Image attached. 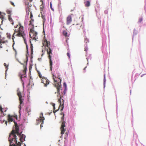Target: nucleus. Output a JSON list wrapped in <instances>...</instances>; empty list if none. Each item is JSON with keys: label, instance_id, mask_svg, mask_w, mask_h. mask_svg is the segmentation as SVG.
<instances>
[{"label": "nucleus", "instance_id": "nucleus-35", "mask_svg": "<svg viewBox=\"0 0 146 146\" xmlns=\"http://www.w3.org/2000/svg\"><path fill=\"white\" fill-rule=\"evenodd\" d=\"M106 81V80L105 79V75H104V82L105 83V81Z\"/></svg>", "mask_w": 146, "mask_h": 146}, {"label": "nucleus", "instance_id": "nucleus-30", "mask_svg": "<svg viewBox=\"0 0 146 146\" xmlns=\"http://www.w3.org/2000/svg\"><path fill=\"white\" fill-rule=\"evenodd\" d=\"M67 55L68 56L69 58H70V54L69 52H67Z\"/></svg>", "mask_w": 146, "mask_h": 146}, {"label": "nucleus", "instance_id": "nucleus-29", "mask_svg": "<svg viewBox=\"0 0 146 146\" xmlns=\"http://www.w3.org/2000/svg\"><path fill=\"white\" fill-rule=\"evenodd\" d=\"M10 3L14 7H15V5L14 3L12 2V1H10Z\"/></svg>", "mask_w": 146, "mask_h": 146}, {"label": "nucleus", "instance_id": "nucleus-19", "mask_svg": "<svg viewBox=\"0 0 146 146\" xmlns=\"http://www.w3.org/2000/svg\"><path fill=\"white\" fill-rule=\"evenodd\" d=\"M1 35L0 34V42H1V43L0 44V45H1L2 46H1V45L2 44L5 43V42L3 41L2 40H1Z\"/></svg>", "mask_w": 146, "mask_h": 146}, {"label": "nucleus", "instance_id": "nucleus-40", "mask_svg": "<svg viewBox=\"0 0 146 146\" xmlns=\"http://www.w3.org/2000/svg\"><path fill=\"white\" fill-rule=\"evenodd\" d=\"M86 68V67H85V68H84V70H85Z\"/></svg>", "mask_w": 146, "mask_h": 146}, {"label": "nucleus", "instance_id": "nucleus-42", "mask_svg": "<svg viewBox=\"0 0 146 146\" xmlns=\"http://www.w3.org/2000/svg\"><path fill=\"white\" fill-rule=\"evenodd\" d=\"M30 111H31V110H29V111H30Z\"/></svg>", "mask_w": 146, "mask_h": 146}, {"label": "nucleus", "instance_id": "nucleus-1", "mask_svg": "<svg viewBox=\"0 0 146 146\" xmlns=\"http://www.w3.org/2000/svg\"><path fill=\"white\" fill-rule=\"evenodd\" d=\"M14 124L8 138L9 146H21V143L18 141L17 139L19 138L20 141L22 142L25 140V136L23 134H22L21 132H19V127L17 123L14 122Z\"/></svg>", "mask_w": 146, "mask_h": 146}, {"label": "nucleus", "instance_id": "nucleus-26", "mask_svg": "<svg viewBox=\"0 0 146 146\" xmlns=\"http://www.w3.org/2000/svg\"><path fill=\"white\" fill-rule=\"evenodd\" d=\"M142 20V19L141 18H140L139 19L138 23H141Z\"/></svg>", "mask_w": 146, "mask_h": 146}, {"label": "nucleus", "instance_id": "nucleus-12", "mask_svg": "<svg viewBox=\"0 0 146 146\" xmlns=\"http://www.w3.org/2000/svg\"><path fill=\"white\" fill-rule=\"evenodd\" d=\"M40 120L41 121H42V123L40 125V127H43V126L42 125V124H43V120L44 119V118L43 116V113H41L40 114Z\"/></svg>", "mask_w": 146, "mask_h": 146}, {"label": "nucleus", "instance_id": "nucleus-25", "mask_svg": "<svg viewBox=\"0 0 146 146\" xmlns=\"http://www.w3.org/2000/svg\"><path fill=\"white\" fill-rule=\"evenodd\" d=\"M63 86L65 88V90H66V84L65 83H63Z\"/></svg>", "mask_w": 146, "mask_h": 146}, {"label": "nucleus", "instance_id": "nucleus-9", "mask_svg": "<svg viewBox=\"0 0 146 146\" xmlns=\"http://www.w3.org/2000/svg\"><path fill=\"white\" fill-rule=\"evenodd\" d=\"M42 82L44 84V86H46L49 83V81L45 78H42Z\"/></svg>", "mask_w": 146, "mask_h": 146}, {"label": "nucleus", "instance_id": "nucleus-31", "mask_svg": "<svg viewBox=\"0 0 146 146\" xmlns=\"http://www.w3.org/2000/svg\"><path fill=\"white\" fill-rule=\"evenodd\" d=\"M3 109L1 107H0V111L2 113H3V111L2 110Z\"/></svg>", "mask_w": 146, "mask_h": 146}, {"label": "nucleus", "instance_id": "nucleus-22", "mask_svg": "<svg viewBox=\"0 0 146 146\" xmlns=\"http://www.w3.org/2000/svg\"><path fill=\"white\" fill-rule=\"evenodd\" d=\"M37 72L38 73V74L39 76V77L40 78H42V75L40 74V72L38 70H37Z\"/></svg>", "mask_w": 146, "mask_h": 146}, {"label": "nucleus", "instance_id": "nucleus-18", "mask_svg": "<svg viewBox=\"0 0 146 146\" xmlns=\"http://www.w3.org/2000/svg\"><path fill=\"white\" fill-rule=\"evenodd\" d=\"M12 11L11 10H7L6 11V12H7V13L8 14H9V15H11V12H12Z\"/></svg>", "mask_w": 146, "mask_h": 146}, {"label": "nucleus", "instance_id": "nucleus-21", "mask_svg": "<svg viewBox=\"0 0 146 146\" xmlns=\"http://www.w3.org/2000/svg\"><path fill=\"white\" fill-rule=\"evenodd\" d=\"M44 7V4H42L40 6V9L41 11H43Z\"/></svg>", "mask_w": 146, "mask_h": 146}, {"label": "nucleus", "instance_id": "nucleus-20", "mask_svg": "<svg viewBox=\"0 0 146 146\" xmlns=\"http://www.w3.org/2000/svg\"><path fill=\"white\" fill-rule=\"evenodd\" d=\"M33 46L32 44H31V45L30 46V48L31 49V54H33Z\"/></svg>", "mask_w": 146, "mask_h": 146}, {"label": "nucleus", "instance_id": "nucleus-45", "mask_svg": "<svg viewBox=\"0 0 146 146\" xmlns=\"http://www.w3.org/2000/svg\"><path fill=\"white\" fill-rule=\"evenodd\" d=\"M85 50H86V49L85 48Z\"/></svg>", "mask_w": 146, "mask_h": 146}, {"label": "nucleus", "instance_id": "nucleus-8", "mask_svg": "<svg viewBox=\"0 0 146 146\" xmlns=\"http://www.w3.org/2000/svg\"><path fill=\"white\" fill-rule=\"evenodd\" d=\"M65 122L63 121V122L62 123L61 127L60 128L61 131V134L62 135L66 131V129L64 128L65 127Z\"/></svg>", "mask_w": 146, "mask_h": 146}, {"label": "nucleus", "instance_id": "nucleus-36", "mask_svg": "<svg viewBox=\"0 0 146 146\" xmlns=\"http://www.w3.org/2000/svg\"><path fill=\"white\" fill-rule=\"evenodd\" d=\"M33 16L32 14L31 13V15H30V18L31 19Z\"/></svg>", "mask_w": 146, "mask_h": 146}, {"label": "nucleus", "instance_id": "nucleus-43", "mask_svg": "<svg viewBox=\"0 0 146 146\" xmlns=\"http://www.w3.org/2000/svg\"><path fill=\"white\" fill-rule=\"evenodd\" d=\"M6 110H5V111L4 112H6Z\"/></svg>", "mask_w": 146, "mask_h": 146}, {"label": "nucleus", "instance_id": "nucleus-7", "mask_svg": "<svg viewBox=\"0 0 146 146\" xmlns=\"http://www.w3.org/2000/svg\"><path fill=\"white\" fill-rule=\"evenodd\" d=\"M17 95L19 97V99L20 101V105L19 106L21 107V104L23 103V97L21 95V92L19 90H17Z\"/></svg>", "mask_w": 146, "mask_h": 146}, {"label": "nucleus", "instance_id": "nucleus-23", "mask_svg": "<svg viewBox=\"0 0 146 146\" xmlns=\"http://www.w3.org/2000/svg\"><path fill=\"white\" fill-rule=\"evenodd\" d=\"M34 21V20L32 19H31L30 21V24H29V25H32V23Z\"/></svg>", "mask_w": 146, "mask_h": 146}, {"label": "nucleus", "instance_id": "nucleus-2", "mask_svg": "<svg viewBox=\"0 0 146 146\" xmlns=\"http://www.w3.org/2000/svg\"><path fill=\"white\" fill-rule=\"evenodd\" d=\"M14 28V32L12 37L13 41L14 42V39L15 36L17 37H23L25 42L26 44L25 41V33L23 26L20 23H18L17 24L15 25Z\"/></svg>", "mask_w": 146, "mask_h": 146}, {"label": "nucleus", "instance_id": "nucleus-14", "mask_svg": "<svg viewBox=\"0 0 146 146\" xmlns=\"http://www.w3.org/2000/svg\"><path fill=\"white\" fill-rule=\"evenodd\" d=\"M76 28L77 29H80L83 28V26L82 23H80L77 24L76 26Z\"/></svg>", "mask_w": 146, "mask_h": 146}, {"label": "nucleus", "instance_id": "nucleus-17", "mask_svg": "<svg viewBox=\"0 0 146 146\" xmlns=\"http://www.w3.org/2000/svg\"><path fill=\"white\" fill-rule=\"evenodd\" d=\"M63 35L66 37L68 36V33L66 31H64L63 32Z\"/></svg>", "mask_w": 146, "mask_h": 146}, {"label": "nucleus", "instance_id": "nucleus-41", "mask_svg": "<svg viewBox=\"0 0 146 146\" xmlns=\"http://www.w3.org/2000/svg\"><path fill=\"white\" fill-rule=\"evenodd\" d=\"M3 115H4V116H5V115H6V114H3Z\"/></svg>", "mask_w": 146, "mask_h": 146}, {"label": "nucleus", "instance_id": "nucleus-13", "mask_svg": "<svg viewBox=\"0 0 146 146\" xmlns=\"http://www.w3.org/2000/svg\"><path fill=\"white\" fill-rule=\"evenodd\" d=\"M72 21V18L71 16H68L66 19V24L69 25Z\"/></svg>", "mask_w": 146, "mask_h": 146}, {"label": "nucleus", "instance_id": "nucleus-28", "mask_svg": "<svg viewBox=\"0 0 146 146\" xmlns=\"http://www.w3.org/2000/svg\"><path fill=\"white\" fill-rule=\"evenodd\" d=\"M63 113V116L61 117V120H62V122H63V121H64V113Z\"/></svg>", "mask_w": 146, "mask_h": 146}, {"label": "nucleus", "instance_id": "nucleus-27", "mask_svg": "<svg viewBox=\"0 0 146 146\" xmlns=\"http://www.w3.org/2000/svg\"><path fill=\"white\" fill-rule=\"evenodd\" d=\"M4 65L5 67L6 68H7L8 67V65H7L6 63H4Z\"/></svg>", "mask_w": 146, "mask_h": 146}, {"label": "nucleus", "instance_id": "nucleus-44", "mask_svg": "<svg viewBox=\"0 0 146 146\" xmlns=\"http://www.w3.org/2000/svg\"><path fill=\"white\" fill-rule=\"evenodd\" d=\"M85 50H86V49L85 48Z\"/></svg>", "mask_w": 146, "mask_h": 146}, {"label": "nucleus", "instance_id": "nucleus-5", "mask_svg": "<svg viewBox=\"0 0 146 146\" xmlns=\"http://www.w3.org/2000/svg\"><path fill=\"white\" fill-rule=\"evenodd\" d=\"M59 95L60 96V98L58 100V102L59 103H60V106H59L58 109V110H55V104L54 103H53L52 104V106L53 107V112L55 113V112H56V111H58L59 110V109L60 108H61L60 109V111H62L63 110V108H64V106H63V104L62 105H61V96L60 95H60H59L58 94V96Z\"/></svg>", "mask_w": 146, "mask_h": 146}, {"label": "nucleus", "instance_id": "nucleus-38", "mask_svg": "<svg viewBox=\"0 0 146 146\" xmlns=\"http://www.w3.org/2000/svg\"><path fill=\"white\" fill-rule=\"evenodd\" d=\"M39 119H36V121H39Z\"/></svg>", "mask_w": 146, "mask_h": 146}, {"label": "nucleus", "instance_id": "nucleus-6", "mask_svg": "<svg viewBox=\"0 0 146 146\" xmlns=\"http://www.w3.org/2000/svg\"><path fill=\"white\" fill-rule=\"evenodd\" d=\"M32 26L33 27L30 30L31 33L29 34L30 37L31 38H32L33 40H36L38 38L37 36V33L34 30V25H32Z\"/></svg>", "mask_w": 146, "mask_h": 146}, {"label": "nucleus", "instance_id": "nucleus-4", "mask_svg": "<svg viewBox=\"0 0 146 146\" xmlns=\"http://www.w3.org/2000/svg\"><path fill=\"white\" fill-rule=\"evenodd\" d=\"M46 46L48 47V49H47V53L48 54V57L49 59V63L50 66V69L51 71L52 70V62L51 59V56H50V54H52V50L50 49V42H49L47 41L45 39L44 41V43L45 44Z\"/></svg>", "mask_w": 146, "mask_h": 146}, {"label": "nucleus", "instance_id": "nucleus-39", "mask_svg": "<svg viewBox=\"0 0 146 146\" xmlns=\"http://www.w3.org/2000/svg\"><path fill=\"white\" fill-rule=\"evenodd\" d=\"M29 1H30V2H32V0H29Z\"/></svg>", "mask_w": 146, "mask_h": 146}, {"label": "nucleus", "instance_id": "nucleus-37", "mask_svg": "<svg viewBox=\"0 0 146 146\" xmlns=\"http://www.w3.org/2000/svg\"><path fill=\"white\" fill-rule=\"evenodd\" d=\"M40 2H42V4H44L43 2V1H42V0H41L40 1Z\"/></svg>", "mask_w": 146, "mask_h": 146}, {"label": "nucleus", "instance_id": "nucleus-33", "mask_svg": "<svg viewBox=\"0 0 146 146\" xmlns=\"http://www.w3.org/2000/svg\"><path fill=\"white\" fill-rule=\"evenodd\" d=\"M3 122H2V123H3V122H5V124L6 125H7V121H5V120H4L3 121Z\"/></svg>", "mask_w": 146, "mask_h": 146}, {"label": "nucleus", "instance_id": "nucleus-34", "mask_svg": "<svg viewBox=\"0 0 146 146\" xmlns=\"http://www.w3.org/2000/svg\"><path fill=\"white\" fill-rule=\"evenodd\" d=\"M50 8L52 10V3L51 2L50 3Z\"/></svg>", "mask_w": 146, "mask_h": 146}, {"label": "nucleus", "instance_id": "nucleus-10", "mask_svg": "<svg viewBox=\"0 0 146 146\" xmlns=\"http://www.w3.org/2000/svg\"><path fill=\"white\" fill-rule=\"evenodd\" d=\"M16 117V118H17V115H15V116H14L13 115H11L10 114H9L8 115H7L8 120V121L9 123V122L10 121H11V122L13 121L12 117Z\"/></svg>", "mask_w": 146, "mask_h": 146}, {"label": "nucleus", "instance_id": "nucleus-11", "mask_svg": "<svg viewBox=\"0 0 146 146\" xmlns=\"http://www.w3.org/2000/svg\"><path fill=\"white\" fill-rule=\"evenodd\" d=\"M27 70V67L25 65H24V70L23 71V72L24 74L21 75L20 76V78L21 79L23 77H26V76H25V74L26 73V71Z\"/></svg>", "mask_w": 146, "mask_h": 146}, {"label": "nucleus", "instance_id": "nucleus-16", "mask_svg": "<svg viewBox=\"0 0 146 146\" xmlns=\"http://www.w3.org/2000/svg\"><path fill=\"white\" fill-rule=\"evenodd\" d=\"M85 6L86 7H88L90 5V2L89 1H85L84 2Z\"/></svg>", "mask_w": 146, "mask_h": 146}, {"label": "nucleus", "instance_id": "nucleus-15", "mask_svg": "<svg viewBox=\"0 0 146 146\" xmlns=\"http://www.w3.org/2000/svg\"><path fill=\"white\" fill-rule=\"evenodd\" d=\"M8 17L9 20L10 22H12L11 23L13 25V20L11 17V15H9L8 16Z\"/></svg>", "mask_w": 146, "mask_h": 146}, {"label": "nucleus", "instance_id": "nucleus-24", "mask_svg": "<svg viewBox=\"0 0 146 146\" xmlns=\"http://www.w3.org/2000/svg\"><path fill=\"white\" fill-rule=\"evenodd\" d=\"M84 42L86 43L89 42V40L87 38H85Z\"/></svg>", "mask_w": 146, "mask_h": 146}, {"label": "nucleus", "instance_id": "nucleus-32", "mask_svg": "<svg viewBox=\"0 0 146 146\" xmlns=\"http://www.w3.org/2000/svg\"><path fill=\"white\" fill-rule=\"evenodd\" d=\"M41 17L44 20H45V16L42 15Z\"/></svg>", "mask_w": 146, "mask_h": 146}, {"label": "nucleus", "instance_id": "nucleus-3", "mask_svg": "<svg viewBox=\"0 0 146 146\" xmlns=\"http://www.w3.org/2000/svg\"><path fill=\"white\" fill-rule=\"evenodd\" d=\"M52 77L54 82V86L57 90V93L60 95V90H61V85L60 84L61 80L60 76H58L57 77H56L53 74Z\"/></svg>", "mask_w": 146, "mask_h": 146}]
</instances>
